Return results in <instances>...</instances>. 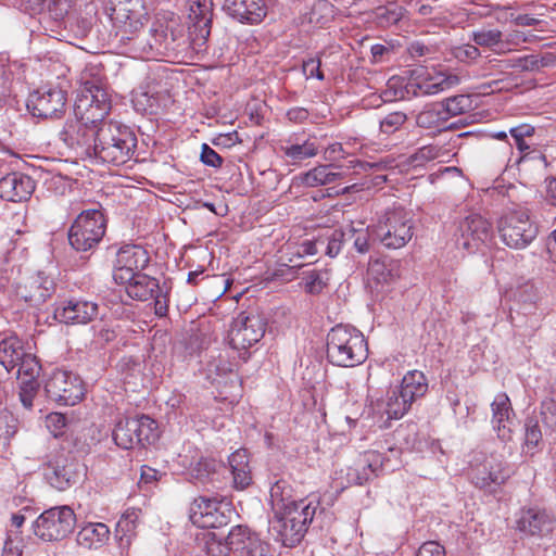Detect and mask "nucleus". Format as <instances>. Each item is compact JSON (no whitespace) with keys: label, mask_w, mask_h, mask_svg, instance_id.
Masks as SVG:
<instances>
[{"label":"nucleus","mask_w":556,"mask_h":556,"mask_svg":"<svg viewBox=\"0 0 556 556\" xmlns=\"http://www.w3.org/2000/svg\"><path fill=\"white\" fill-rule=\"evenodd\" d=\"M76 516L68 506L51 507L34 522V532L43 541H58L74 530Z\"/></svg>","instance_id":"obj_8"},{"label":"nucleus","mask_w":556,"mask_h":556,"mask_svg":"<svg viewBox=\"0 0 556 556\" xmlns=\"http://www.w3.org/2000/svg\"><path fill=\"white\" fill-rule=\"evenodd\" d=\"M137 421V439H140L139 445L151 444L159 438L156 421L147 415L135 418Z\"/></svg>","instance_id":"obj_44"},{"label":"nucleus","mask_w":556,"mask_h":556,"mask_svg":"<svg viewBox=\"0 0 556 556\" xmlns=\"http://www.w3.org/2000/svg\"><path fill=\"white\" fill-rule=\"evenodd\" d=\"M404 15V9L393 1L384 4V23L396 24Z\"/></svg>","instance_id":"obj_60"},{"label":"nucleus","mask_w":556,"mask_h":556,"mask_svg":"<svg viewBox=\"0 0 556 556\" xmlns=\"http://www.w3.org/2000/svg\"><path fill=\"white\" fill-rule=\"evenodd\" d=\"M244 556H273L269 544L258 540L244 552Z\"/></svg>","instance_id":"obj_64"},{"label":"nucleus","mask_w":556,"mask_h":556,"mask_svg":"<svg viewBox=\"0 0 556 556\" xmlns=\"http://www.w3.org/2000/svg\"><path fill=\"white\" fill-rule=\"evenodd\" d=\"M503 33L500 29L481 28L472 31L471 39L477 46L491 48L502 41Z\"/></svg>","instance_id":"obj_47"},{"label":"nucleus","mask_w":556,"mask_h":556,"mask_svg":"<svg viewBox=\"0 0 556 556\" xmlns=\"http://www.w3.org/2000/svg\"><path fill=\"white\" fill-rule=\"evenodd\" d=\"M412 402L408 399H404L400 396V391L397 389L392 390L389 393L387 409L389 419H399L403 417L408 410Z\"/></svg>","instance_id":"obj_46"},{"label":"nucleus","mask_w":556,"mask_h":556,"mask_svg":"<svg viewBox=\"0 0 556 556\" xmlns=\"http://www.w3.org/2000/svg\"><path fill=\"white\" fill-rule=\"evenodd\" d=\"M493 416L492 424L497 431V435L503 441L509 440L511 434L510 415L513 413L509 397L505 393L495 396L491 404Z\"/></svg>","instance_id":"obj_26"},{"label":"nucleus","mask_w":556,"mask_h":556,"mask_svg":"<svg viewBox=\"0 0 556 556\" xmlns=\"http://www.w3.org/2000/svg\"><path fill=\"white\" fill-rule=\"evenodd\" d=\"M502 242L515 250L526 249L536 238L539 228L526 210H514L504 214L497 223Z\"/></svg>","instance_id":"obj_6"},{"label":"nucleus","mask_w":556,"mask_h":556,"mask_svg":"<svg viewBox=\"0 0 556 556\" xmlns=\"http://www.w3.org/2000/svg\"><path fill=\"white\" fill-rule=\"evenodd\" d=\"M136 147L137 138L127 126L103 119L93 142L94 153H91V159L123 165L131 159Z\"/></svg>","instance_id":"obj_2"},{"label":"nucleus","mask_w":556,"mask_h":556,"mask_svg":"<svg viewBox=\"0 0 556 556\" xmlns=\"http://www.w3.org/2000/svg\"><path fill=\"white\" fill-rule=\"evenodd\" d=\"M270 503L274 513L286 511L287 509L300 508L301 505H307L304 500L295 501L292 498V489L285 480H278L270 488Z\"/></svg>","instance_id":"obj_30"},{"label":"nucleus","mask_w":556,"mask_h":556,"mask_svg":"<svg viewBox=\"0 0 556 556\" xmlns=\"http://www.w3.org/2000/svg\"><path fill=\"white\" fill-rule=\"evenodd\" d=\"M111 110V99L101 77L81 75V87L74 103V118H68L59 138L80 159H91L99 126Z\"/></svg>","instance_id":"obj_1"},{"label":"nucleus","mask_w":556,"mask_h":556,"mask_svg":"<svg viewBox=\"0 0 556 556\" xmlns=\"http://www.w3.org/2000/svg\"><path fill=\"white\" fill-rule=\"evenodd\" d=\"M525 446L527 453H533L542 441V432L539 427L538 420L528 418L526 421Z\"/></svg>","instance_id":"obj_49"},{"label":"nucleus","mask_w":556,"mask_h":556,"mask_svg":"<svg viewBox=\"0 0 556 556\" xmlns=\"http://www.w3.org/2000/svg\"><path fill=\"white\" fill-rule=\"evenodd\" d=\"M151 31H154L162 42L166 53L177 50L179 41L184 38V26L180 25L177 18L172 17L169 21L163 23L156 21Z\"/></svg>","instance_id":"obj_27"},{"label":"nucleus","mask_w":556,"mask_h":556,"mask_svg":"<svg viewBox=\"0 0 556 556\" xmlns=\"http://www.w3.org/2000/svg\"><path fill=\"white\" fill-rule=\"evenodd\" d=\"M75 0H51L49 11L54 18H63L71 10Z\"/></svg>","instance_id":"obj_62"},{"label":"nucleus","mask_w":556,"mask_h":556,"mask_svg":"<svg viewBox=\"0 0 556 556\" xmlns=\"http://www.w3.org/2000/svg\"><path fill=\"white\" fill-rule=\"evenodd\" d=\"M200 160L203 164L215 168L223 165V157L206 143L202 144Z\"/></svg>","instance_id":"obj_58"},{"label":"nucleus","mask_w":556,"mask_h":556,"mask_svg":"<svg viewBox=\"0 0 556 556\" xmlns=\"http://www.w3.org/2000/svg\"><path fill=\"white\" fill-rule=\"evenodd\" d=\"M17 431V419L9 412L0 413V439L10 440Z\"/></svg>","instance_id":"obj_54"},{"label":"nucleus","mask_w":556,"mask_h":556,"mask_svg":"<svg viewBox=\"0 0 556 556\" xmlns=\"http://www.w3.org/2000/svg\"><path fill=\"white\" fill-rule=\"evenodd\" d=\"M45 475L50 485L64 491L80 480L85 468L71 453H62L48 463Z\"/></svg>","instance_id":"obj_14"},{"label":"nucleus","mask_w":556,"mask_h":556,"mask_svg":"<svg viewBox=\"0 0 556 556\" xmlns=\"http://www.w3.org/2000/svg\"><path fill=\"white\" fill-rule=\"evenodd\" d=\"M24 350L17 338H7L0 342V364L11 371L24 355Z\"/></svg>","instance_id":"obj_38"},{"label":"nucleus","mask_w":556,"mask_h":556,"mask_svg":"<svg viewBox=\"0 0 556 556\" xmlns=\"http://www.w3.org/2000/svg\"><path fill=\"white\" fill-rule=\"evenodd\" d=\"M368 356L364 334L354 327L337 325L327 334V358L340 367H354Z\"/></svg>","instance_id":"obj_3"},{"label":"nucleus","mask_w":556,"mask_h":556,"mask_svg":"<svg viewBox=\"0 0 556 556\" xmlns=\"http://www.w3.org/2000/svg\"><path fill=\"white\" fill-rule=\"evenodd\" d=\"M454 237L458 248L472 253L491 242L493 238L492 225L481 215L470 214L460 220Z\"/></svg>","instance_id":"obj_13"},{"label":"nucleus","mask_w":556,"mask_h":556,"mask_svg":"<svg viewBox=\"0 0 556 556\" xmlns=\"http://www.w3.org/2000/svg\"><path fill=\"white\" fill-rule=\"evenodd\" d=\"M406 121L407 116L403 112L389 113L384 117V135L389 132L387 128H390V132H394L399 139H403L407 136V131L403 128Z\"/></svg>","instance_id":"obj_48"},{"label":"nucleus","mask_w":556,"mask_h":556,"mask_svg":"<svg viewBox=\"0 0 556 556\" xmlns=\"http://www.w3.org/2000/svg\"><path fill=\"white\" fill-rule=\"evenodd\" d=\"M189 36L194 49H201L211 34L213 0H188Z\"/></svg>","instance_id":"obj_17"},{"label":"nucleus","mask_w":556,"mask_h":556,"mask_svg":"<svg viewBox=\"0 0 556 556\" xmlns=\"http://www.w3.org/2000/svg\"><path fill=\"white\" fill-rule=\"evenodd\" d=\"M504 63L505 68H514L519 71H528V72H534L535 70V62H534V54L525 55L516 59L505 60L502 61Z\"/></svg>","instance_id":"obj_56"},{"label":"nucleus","mask_w":556,"mask_h":556,"mask_svg":"<svg viewBox=\"0 0 556 556\" xmlns=\"http://www.w3.org/2000/svg\"><path fill=\"white\" fill-rule=\"evenodd\" d=\"M106 231V218L102 211L90 208L83 211L68 230V242L77 252L96 249Z\"/></svg>","instance_id":"obj_5"},{"label":"nucleus","mask_w":556,"mask_h":556,"mask_svg":"<svg viewBox=\"0 0 556 556\" xmlns=\"http://www.w3.org/2000/svg\"><path fill=\"white\" fill-rule=\"evenodd\" d=\"M541 415L543 421L551 428L556 427V401L553 399H546L541 405Z\"/></svg>","instance_id":"obj_59"},{"label":"nucleus","mask_w":556,"mask_h":556,"mask_svg":"<svg viewBox=\"0 0 556 556\" xmlns=\"http://www.w3.org/2000/svg\"><path fill=\"white\" fill-rule=\"evenodd\" d=\"M224 10L240 23L258 24L267 14L265 0H225Z\"/></svg>","instance_id":"obj_21"},{"label":"nucleus","mask_w":556,"mask_h":556,"mask_svg":"<svg viewBox=\"0 0 556 556\" xmlns=\"http://www.w3.org/2000/svg\"><path fill=\"white\" fill-rule=\"evenodd\" d=\"M304 290L309 294H319L327 286L323 274L318 270H309L304 273Z\"/></svg>","instance_id":"obj_52"},{"label":"nucleus","mask_w":556,"mask_h":556,"mask_svg":"<svg viewBox=\"0 0 556 556\" xmlns=\"http://www.w3.org/2000/svg\"><path fill=\"white\" fill-rule=\"evenodd\" d=\"M232 513L229 503L200 496L192 502L189 518L199 528H219L229 522Z\"/></svg>","instance_id":"obj_11"},{"label":"nucleus","mask_w":556,"mask_h":556,"mask_svg":"<svg viewBox=\"0 0 556 556\" xmlns=\"http://www.w3.org/2000/svg\"><path fill=\"white\" fill-rule=\"evenodd\" d=\"M539 290L533 282H526L519 286L515 292L516 308L510 311V319L514 326L519 325L520 316H529L533 321L531 327H535L540 316L536 314V303L539 300Z\"/></svg>","instance_id":"obj_19"},{"label":"nucleus","mask_w":556,"mask_h":556,"mask_svg":"<svg viewBox=\"0 0 556 556\" xmlns=\"http://www.w3.org/2000/svg\"><path fill=\"white\" fill-rule=\"evenodd\" d=\"M413 78L407 81L405 77L393 75L384 85V103L404 100L412 94Z\"/></svg>","instance_id":"obj_40"},{"label":"nucleus","mask_w":556,"mask_h":556,"mask_svg":"<svg viewBox=\"0 0 556 556\" xmlns=\"http://www.w3.org/2000/svg\"><path fill=\"white\" fill-rule=\"evenodd\" d=\"M334 13V7L328 0H316L307 13V21L314 26L325 27L333 20Z\"/></svg>","instance_id":"obj_41"},{"label":"nucleus","mask_w":556,"mask_h":556,"mask_svg":"<svg viewBox=\"0 0 556 556\" xmlns=\"http://www.w3.org/2000/svg\"><path fill=\"white\" fill-rule=\"evenodd\" d=\"M444 105L447 119L462 115L472 109V100L470 96L457 94L441 101Z\"/></svg>","instance_id":"obj_45"},{"label":"nucleus","mask_w":556,"mask_h":556,"mask_svg":"<svg viewBox=\"0 0 556 556\" xmlns=\"http://www.w3.org/2000/svg\"><path fill=\"white\" fill-rule=\"evenodd\" d=\"M549 523V516L540 508L523 509L517 520L518 529L530 535L541 534L548 529Z\"/></svg>","instance_id":"obj_29"},{"label":"nucleus","mask_w":556,"mask_h":556,"mask_svg":"<svg viewBox=\"0 0 556 556\" xmlns=\"http://www.w3.org/2000/svg\"><path fill=\"white\" fill-rule=\"evenodd\" d=\"M367 465L364 466L363 471L361 472L357 468H348L346 470V481L348 484H364L365 482L369 481L371 477L377 478V470L380 466H382V462L378 464L377 460H371L370 456L378 457L375 453L367 454Z\"/></svg>","instance_id":"obj_42"},{"label":"nucleus","mask_w":556,"mask_h":556,"mask_svg":"<svg viewBox=\"0 0 556 556\" xmlns=\"http://www.w3.org/2000/svg\"><path fill=\"white\" fill-rule=\"evenodd\" d=\"M54 292V282L42 273L28 277L17 288V294L33 306H39Z\"/></svg>","instance_id":"obj_23"},{"label":"nucleus","mask_w":556,"mask_h":556,"mask_svg":"<svg viewBox=\"0 0 556 556\" xmlns=\"http://www.w3.org/2000/svg\"><path fill=\"white\" fill-rule=\"evenodd\" d=\"M110 536V529L103 522L87 523L77 533L76 541L86 548L102 546Z\"/></svg>","instance_id":"obj_31"},{"label":"nucleus","mask_w":556,"mask_h":556,"mask_svg":"<svg viewBox=\"0 0 556 556\" xmlns=\"http://www.w3.org/2000/svg\"><path fill=\"white\" fill-rule=\"evenodd\" d=\"M440 155V148L435 146H425L412 155V163L415 166H422L425 163L437 159Z\"/></svg>","instance_id":"obj_55"},{"label":"nucleus","mask_w":556,"mask_h":556,"mask_svg":"<svg viewBox=\"0 0 556 556\" xmlns=\"http://www.w3.org/2000/svg\"><path fill=\"white\" fill-rule=\"evenodd\" d=\"M460 83V78L452 73L437 71L435 68H420L415 71L412 94L432 96L448 90Z\"/></svg>","instance_id":"obj_15"},{"label":"nucleus","mask_w":556,"mask_h":556,"mask_svg":"<svg viewBox=\"0 0 556 556\" xmlns=\"http://www.w3.org/2000/svg\"><path fill=\"white\" fill-rule=\"evenodd\" d=\"M265 318L255 312H241L232 320L228 331V343L237 351H247L265 333Z\"/></svg>","instance_id":"obj_9"},{"label":"nucleus","mask_w":556,"mask_h":556,"mask_svg":"<svg viewBox=\"0 0 556 556\" xmlns=\"http://www.w3.org/2000/svg\"><path fill=\"white\" fill-rule=\"evenodd\" d=\"M400 396L408 399L412 403L421 397L428 391V383L425 375L419 370L408 371L402 379Z\"/></svg>","instance_id":"obj_33"},{"label":"nucleus","mask_w":556,"mask_h":556,"mask_svg":"<svg viewBox=\"0 0 556 556\" xmlns=\"http://www.w3.org/2000/svg\"><path fill=\"white\" fill-rule=\"evenodd\" d=\"M416 556H445V549L438 542L428 541L418 548Z\"/></svg>","instance_id":"obj_63"},{"label":"nucleus","mask_w":556,"mask_h":556,"mask_svg":"<svg viewBox=\"0 0 556 556\" xmlns=\"http://www.w3.org/2000/svg\"><path fill=\"white\" fill-rule=\"evenodd\" d=\"M334 167L332 164L318 165L303 174L300 177L301 182L306 187H317L334 182L342 177V173L332 170Z\"/></svg>","instance_id":"obj_35"},{"label":"nucleus","mask_w":556,"mask_h":556,"mask_svg":"<svg viewBox=\"0 0 556 556\" xmlns=\"http://www.w3.org/2000/svg\"><path fill=\"white\" fill-rule=\"evenodd\" d=\"M384 247L400 249L412 239V225L408 213L403 208H396L387 214L384 220Z\"/></svg>","instance_id":"obj_18"},{"label":"nucleus","mask_w":556,"mask_h":556,"mask_svg":"<svg viewBox=\"0 0 556 556\" xmlns=\"http://www.w3.org/2000/svg\"><path fill=\"white\" fill-rule=\"evenodd\" d=\"M16 374L18 377H28V380H34L35 376L39 372V364L33 354L24 353L21 361L16 364Z\"/></svg>","instance_id":"obj_51"},{"label":"nucleus","mask_w":556,"mask_h":556,"mask_svg":"<svg viewBox=\"0 0 556 556\" xmlns=\"http://www.w3.org/2000/svg\"><path fill=\"white\" fill-rule=\"evenodd\" d=\"M37 388L38 383L35 380H27L21 387L20 400L25 408L30 409L33 407Z\"/></svg>","instance_id":"obj_57"},{"label":"nucleus","mask_w":556,"mask_h":556,"mask_svg":"<svg viewBox=\"0 0 556 556\" xmlns=\"http://www.w3.org/2000/svg\"><path fill=\"white\" fill-rule=\"evenodd\" d=\"M229 466L237 489H245L252 481L248 451L240 448L229 456Z\"/></svg>","instance_id":"obj_32"},{"label":"nucleus","mask_w":556,"mask_h":556,"mask_svg":"<svg viewBox=\"0 0 556 556\" xmlns=\"http://www.w3.org/2000/svg\"><path fill=\"white\" fill-rule=\"evenodd\" d=\"M534 127L530 124H520L509 129V134L513 137L515 144L521 156L518 160V164H525L529 161H536L546 166V156L538 149L532 148L527 143L526 138L534 135Z\"/></svg>","instance_id":"obj_25"},{"label":"nucleus","mask_w":556,"mask_h":556,"mask_svg":"<svg viewBox=\"0 0 556 556\" xmlns=\"http://www.w3.org/2000/svg\"><path fill=\"white\" fill-rule=\"evenodd\" d=\"M110 11V18L116 29L115 36L124 43L132 40L148 21L142 0H117Z\"/></svg>","instance_id":"obj_7"},{"label":"nucleus","mask_w":556,"mask_h":556,"mask_svg":"<svg viewBox=\"0 0 556 556\" xmlns=\"http://www.w3.org/2000/svg\"><path fill=\"white\" fill-rule=\"evenodd\" d=\"M35 190L34 180L22 173H10L0 179V198L10 202H22Z\"/></svg>","instance_id":"obj_22"},{"label":"nucleus","mask_w":556,"mask_h":556,"mask_svg":"<svg viewBox=\"0 0 556 556\" xmlns=\"http://www.w3.org/2000/svg\"><path fill=\"white\" fill-rule=\"evenodd\" d=\"M382 262L374 260L369 262L366 276H365V288L371 295L375 304L380 305L382 301Z\"/></svg>","instance_id":"obj_39"},{"label":"nucleus","mask_w":556,"mask_h":556,"mask_svg":"<svg viewBox=\"0 0 556 556\" xmlns=\"http://www.w3.org/2000/svg\"><path fill=\"white\" fill-rule=\"evenodd\" d=\"M151 39L147 40L146 43L140 40L139 36L136 35V37L132 39L135 41V45L138 49H141L143 53L147 54H154V55H164L166 54V51L164 47L162 46V42L159 40V37L155 35L154 31H151Z\"/></svg>","instance_id":"obj_53"},{"label":"nucleus","mask_w":556,"mask_h":556,"mask_svg":"<svg viewBox=\"0 0 556 556\" xmlns=\"http://www.w3.org/2000/svg\"><path fill=\"white\" fill-rule=\"evenodd\" d=\"M508 476V470L504 464L491 457L473 470L471 479L476 486L493 491L504 483Z\"/></svg>","instance_id":"obj_24"},{"label":"nucleus","mask_w":556,"mask_h":556,"mask_svg":"<svg viewBox=\"0 0 556 556\" xmlns=\"http://www.w3.org/2000/svg\"><path fill=\"white\" fill-rule=\"evenodd\" d=\"M98 315L97 303L83 300H71L54 309V318L67 325H84Z\"/></svg>","instance_id":"obj_20"},{"label":"nucleus","mask_w":556,"mask_h":556,"mask_svg":"<svg viewBox=\"0 0 556 556\" xmlns=\"http://www.w3.org/2000/svg\"><path fill=\"white\" fill-rule=\"evenodd\" d=\"M45 391L52 401L70 406L83 399L85 387L78 375L66 370H55L47 379Z\"/></svg>","instance_id":"obj_10"},{"label":"nucleus","mask_w":556,"mask_h":556,"mask_svg":"<svg viewBox=\"0 0 556 556\" xmlns=\"http://www.w3.org/2000/svg\"><path fill=\"white\" fill-rule=\"evenodd\" d=\"M148 263L149 256L142 247L135 244L122 247L117 252L113 271L115 282L130 281L134 276L141 273Z\"/></svg>","instance_id":"obj_16"},{"label":"nucleus","mask_w":556,"mask_h":556,"mask_svg":"<svg viewBox=\"0 0 556 556\" xmlns=\"http://www.w3.org/2000/svg\"><path fill=\"white\" fill-rule=\"evenodd\" d=\"M299 506L300 508L274 513V518L269 521V534L285 546L292 547L302 541L319 504L308 502L307 505Z\"/></svg>","instance_id":"obj_4"},{"label":"nucleus","mask_w":556,"mask_h":556,"mask_svg":"<svg viewBox=\"0 0 556 556\" xmlns=\"http://www.w3.org/2000/svg\"><path fill=\"white\" fill-rule=\"evenodd\" d=\"M255 540H258V536L242 525L233 527L225 539L229 552L241 553H244Z\"/></svg>","instance_id":"obj_37"},{"label":"nucleus","mask_w":556,"mask_h":556,"mask_svg":"<svg viewBox=\"0 0 556 556\" xmlns=\"http://www.w3.org/2000/svg\"><path fill=\"white\" fill-rule=\"evenodd\" d=\"M127 294L138 301L152 299L161 292L159 281L146 274H137L130 281H125Z\"/></svg>","instance_id":"obj_28"},{"label":"nucleus","mask_w":556,"mask_h":556,"mask_svg":"<svg viewBox=\"0 0 556 556\" xmlns=\"http://www.w3.org/2000/svg\"><path fill=\"white\" fill-rule=\"evenodd\" d=\"M447 121L444 105L441 102L426 105L416 117L417 125L428 129L443 127Z\"/></svg>","instance_id":"obj_36"},{"label":"nucleus","mask_w":556,"mask_h":556,"mask_svg":"<svg viewBox=\"0 0 556 556\" xmlns=\"http://www.w3.org/2000/svg\"><path fill=\"white\" fill-rule=\"evenodd\" d=\"M355 235L354 228L350 227L348 231L342 229H334L331 236L328 238L327 251L326 254L330 257L337 256L342 248L343 242L349 238H352Z\"/></svg>","instance_id":"obj_50"},{"label":"nucleus","mask_w":556,"mask_h":556,"mask_svg":"<svg viewBox=\"0 0 556 556\" xmlns=\"http://www.w3.org/2000/svg\"><path fill=\"white\" fill-rule=\"evenodd\" d=\"M138 429L135 418L119 420L113 431L114 442L124 450L134 448L140 443V439H137Z\"/></svg>","instance_id":"obj_34"},{"label":"nucleus","mask_w":556,"mask_h":556,"mask_svg":"<svg viewBox=\"0 0 556 556\" xmlns=\"http://www.w3.org/2000/svg\"><path fill=\"white\" fill-rule=\"evenodd\" d=\"M455 56L462 62H469L480 56L477 45H464L455 49Z\"/></svg>","instance_id":"obj_61"},{"label":"nucleus","mask_w":556,"mask_h":556,"mask_svg":"<svg viewBox=\"0 0 556 556\" xmlns=\"http://www.w3.org/2000/svg\"><path fill=\"white\" fill-rule=\"evenodd\" d=\"M281 151L292 163H299L315 156L318 152V148L314 142L306 140L301 144L296 143L281 147Z\"/></svg>","instance_id":"obj_43"},{"label":"nucleus","mask_w":556,"mask_h":556,"mask_svg":"<svg viewBox=\"0 0 556 556\" xmlns=\"http://www.w3.org/2000/svg\"><path fill=\"white\" fill-rule=\"evenodd\" d=\"M67 93L59 86H43L27 99V109L35 117L60 118L65 112Z\"/></svg>","instance_id":"obj_12"}]
</instances>
